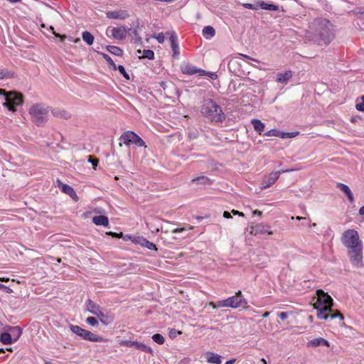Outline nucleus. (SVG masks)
<instances>
[{"mask_svg":"<svg viewBox=\"0 0 364 364\" xmlns=\"http://www.w3.org/2000/svg\"><path fill=\"white\" fill-rule=\"evenodd\" d=\"M305 38L318 46L328 45L334 38L333 24L326 18H316L309 23Z\"/></svg>","mask_w":364,"mask_h":364,"instance_id":"f257e3e1","label":"nucleus"},{"mask_svg":"<svg viewBox=\"0 0 364 364\" xmlns=\"http://www.w3.org/2000/svg\"><path fill=\"white\" fill-rule=\"evenodd\" d=\"M341 242L348 250V255L353 265L360 267L363 265V242L359 234L354 229L344 231L341 235Z\"/></svg>","mask_w":364,"mask_h":364,"instance_id":"f03ea898","label":"nucleus"},{"mask_svg":"<svg viewBox=\"0 0 364 364\" xmlns=\"http://www.w3.org/2000/svg\"><path fill=\"white\" fill-rule=\"evenodd\" d=\"M316 296L318 298L314 304V308L316 309L317 317L319 319L327 320L335 318H339L341 320L343 319V315L339 311L333 312L332 309L333 301L328 293H325L322 289H318Z\"/></svg>","mask_w":364,"mask_h":364,"instance_id":"7ed1b4c3","label":"nucleus"},{"mask_svg":"<svg viewBox=\"0 0 364 364\" xmlns=\"http://www.w3.org/2000/svg\"><path fill=\"white\" fill-rule=\"evenodd\" d=\"M201 114L215 122H221L225 119L221 107L210 99L203 100Z\"/></svg>","mask_w":364,"mask_h":364,"instance_id":"20e7f679","label":"nucleus"},{"mask_svg":"<svg viewBox=\"0 0 364 364\" xmlns=\"http://www.w3.org/2000/svg\"><path fill=\"white\" fill-rule=\"evenodd\" d=\"M50 107L42 103H36L29 109L31 122L36 126L43 127L48 120Z\"/></svg>","mask_w":364,"mask_h":364,"instance_id":"39448f33","label":"nucleus"},{"mask_svg":"<svg viewBox=\"0 0 364 364\" xmlns=\"http://www.w3.org/2000/svg\"><path fill=\"white\" fill-rule=\"evenodd\" d=\"M0 95H2L5 100L3 105L11 112H16V107L22 105L23 102V95L16 91L7 92L5 90L0 89Z\"/></svg>","mask_w":364,"mask_h":364,"instance_id":"423d86ee","label":"nucleus"},{"mask_svg":"<svg viewBox=\"0 0 364 364\" xmlns=\"http://www.w3.org/2000/svg\"><path fill=\"white\" fill-rule=\"evenodd\" d=\"M247 302L243 299L242 291H238L235 296H230L225 300L218 301L215 304L210 303L213 308L217 307H230L233 309L238 308Z\"/></svg>","mask_w":364,"mask_h":364,"instance_id":"0eeeda50","label":"nucleus"},{"mask_svg":"<svg viewBox=\"0 0 364 364\" xmlns=\"http://www.w3.org/2000/svg\"><path fill=\"white\" fill-rule=\"evenodd\" d=\"M119 139L127 146H129L131 144H134L139 147L145 146L144 140L139 135L132 131H127L123 133Z\"/></svg>","mask_w":364,"mask_h":364,"instance_id":"6e6552de","label":"nucleus"},{"mask_svg":"<svg viewBox=\"0 0 364 364\" xmlns=\"http://www.w3.org/2000/svg\"><path fill=\"white\" fill-rule=\"evenodd\" d=\"M119 345L126 347H134L136 349L141 350L143 352H146L151 355L154 353V350L151 348L139 341L122 340L119 342Z\"/></svg>","mask_w":364,"mask_h":364,"instance_id":"1a4fd4ad","label":"nucleus"},{"mask_svg":"<svg viewBox=\"0 0 364 364\" xmlns=\"http://www.w3.org/2000/svg\"><path fill=\"white\" fill-rule=\"evenodd\" d=\"M180 68H181V72L183 74H186L188 75H195L197 73L200 76H203V75H205L208 74H209L210 75H213V76L215 75L213 73H206L205 70L200 69V68H197L196 67H195L189 63H182L181 65Z\"/></svg>","mask_w":364,"mask_h":364,"instance_id":"9d476101","label":"nucleus"},{"mask_svg":"<svg viewBox=\"0 0 364 364\" xmlns=\"http://www.w3.org/2000/svg\"><path fill=\"white\" fill-rule=\"evenodd\" d=\"M166 35L168 36L171 42V47L173 51V57L174 58H178L179 56V45L178 43V37L174 31H168L166 32Z\"/></svg>","mask_w":364,"mask_h":364,"instance_id":"9b49d317","label":"nucleus"},{"mask_svg":"<svg viewBox=\"0 0 364 364\" xmlns=\"http://www.w3.org/2000/svg\"><path fill=\"white\" fill-rule=\"evenodd\" d=\"M286 171H287L284 170L282 171H274L271 173L269 176H265L261 183V189L264 190L272 186L279 178L280 173Z\"/></svg>","mask_w":364,"mask_h":364,"instance_id":"f8f14e48","label":"nucleus"},{"mask_svg":"<svg viewBox=\"0 0 364 364\" xmlns=\"http://www.w3.org/2000/svg\"><path fill=\"white\" fill-rule=\"evenodd\" d=\"M267 233L272 235L273 232L270 230V226L264 223H259L255 226H251L250 234L254 235Z\"/></svg>","mask_w":364,"mask_h":364,"instance_id":"ddd939ff","label":"nucleus"},{"mask_svg":"<svg viewBox=\"0 0 364 364\" xmlns=\"http://www.w3.org/2000/svg\"><path fill=\"white\" fill-rule=\"evenodd\" d=\"M109 27L107 29V33L109 31ZM111 36L117 40L125 39L127 34V29L124 26L114 27L110 29Z\"/></svg>","mask_w":364,"mask_h":364,"instance_id":"4468645a","label":"nucleus"},{"mask_svg":"<svg viewBox=\"0 0 364 364\" xmlns=\"http://www.w3.org/2000/svg\"><path fill=\"white\" fill-rule=\"evenodd\" d=\"M56 185L63 193L70 196L75 201H77L78 197L75 190L70 186L63 183L59 179L56 181Z\"/></svg>","mask_w":364,"mask_h":364,"instance_id":"2eb2a0df","label":"nucleus"},{"mask_svg":"<svg viewBox=\"0 0 364 364\" xmlns=\"http://www.w3.org/2000/svg\"><path fill=\"white\" fill-rule=\"evenodd\" d=\"M106 16L108 18L124 20L129 16L127 11L126 10H116L106 12Z\"/></svg>","mask_w":364,"mask_h":364,"instance_id":"dca6fc26","label":"nucleus"},{"mask_svg":"<svg viewBox=\"0 0 364 364\" xmlns=\"http://www.w3.org/2000/svg\"><path fill=\"white\" fill-rule=\"evenodd\" d=\"M83 339L92 342H106L107 340L102 336L96 335L90 331L84 329L81 336Z\"/></svg>","mask_w":364,"mask_h":364,"instance_id":"f3484780","label":"nucleus"},{"mask_svg":"<svg viewBox=\"0 0 364 364\" xmlns=\"http://www.w3.org/2000/svg\"><path fill=\"white\" fill-rule=\"evenodd\" d=\"M85 306L87 311L93 315L97 314L98 312L102 309L100 305L97 304L91 299H87L86 301Z\"/></svg>","mask_w":364,"mask_h":364,"instance_id":"a211bd4d","label":"nucleus"},{"mask_svg":"<svg viewBox=\"0 0 364 364\" xmlns=\"http://www.w3.org/2000/svg\"><path fill=\"white\" fill-rule=\"evenodd\" d=\"M320 346H325L328 347L330 345L327 340L321 337L312 339L307 343L308 347H318Z\"/></svg>","mask_w":364,"mask_h":364,"instance_id":"6ab92c4d","label":"nucleus"},{"mask_svg":"<svg viewBox=\"0 0 364 364\" xmlns=\"http://www.w3.org/2000/svg\"><path fill=\"white\" fill-rule=\"evenodd\" d=\"M207 362L212 364H221V355L213 353L207 352Z\"/></svg>","mask_w":364,"mask_h":364,"instance_id":"aec40b11","label":"nucleus"},{"mask_svg":"<svg viewBox=\"0 0 364 364\" xmlns=\"http://www.w3.org/2000/svg\"><path fill=\"white\" fill-rule=\"evenodd\" d=\"M52 114L55 117L68 119L71 117V115L69 112L64 109H60L58 108H55L52 109Z\"/></svg>","mask_w":364,"mask_h":364,"instance_id":"412c9836","label":"nucleus"},{"mask_svg":"<svg viewBox=\"0 0 364 364\" xmlns=\"http://www.w3.org/2000/svg\"><path fill=\"white\" fill-rule=\"evenodd\" d=\"M136 243L139 244L142 247H145L149 250H157V247L155 244L149 242L148 240L143 237H138L136 240Z\"/></svg>","mask_w":364,"mask_h":364,"instance_id":"4be33fe9","label":"nucleus"},{"mask_svg":"<svg viewBox=\"0 0 364 364\" xmlns=\"http://www.w3.org/2000/svg\"><path fill=\"white\" fill-rule=\"evenodd\" d=\"M92 222L96 225H103L105 227L108 226L109 220L105 215H97L92 218Z\"/></svg>","mask_w":364,"mask_h":364,"instance_id":"5701e85b","label":"nucleus"},{"mask_svg":"<svg viewBox=\"0 0 364 364\" xmlns=\"http://www.w3.org/2000/svg\"><path fill=\"white\" fill-rule=\"evenodd\" d=\"M292 74L291 71H286L283 73H278L277 80L279 83H286L291 77Z\"/></svg>","mask_w":364,"mask_h":364,"instance_id":"b1692460","label":"nucleus"},{"mask_svg":"<svg viewBox=\"0 0 364 364\" xmlns=\"http://www.w3.org/2000/svg\"><path fill=\"white\" fill-rule=\"evenodd\" d=\"M202 33L205 38L210 39L215 36V31L213 26H207L203 28Z\"/></svg>","mask_w":364,"mask_h":364,"instance_id":"393cba45","label":"nucleus"},{"mask_svg":"<svg viewBox=\"0 0 364 364\" xmlns=\"http://www.w3.org/2000/svg\"><path fill=\"white\" fill-rule=\"evenodd\" d=\"M257 5L259 7L264 10H269V11H277L278 10V6L273 4H268L263 1H260L257 2Z\"/></svg>","mask_w":364,"mask_h":364,"instance_id":"a878e982","label":"nucleus"},{"mask_svg":"<svg viewBox=\"0 0 364 364\" xmlns=\"http://www.w3.org/2000/svg\"><path fill=\"white\" fill-rule=\"evenodd\" d=\"M4 330L6 332L10 331L11 333L16 332V338L15 341H17L20 336L22 334V328L20 326H5L4 327Z\"/></svg>","mask_w":364,"mask_h":364,"instance_id":"bb28decb","label":"nucleus"},{"mask_svg":"<svg viewBox=\"0 0 364 364\" xmlns=\"http://www.w3.org/2000/svg\"><path fill=\"white\" fill-rule=\"evenodd\" d=\"M251 123L255 129V130L258 132L259 134H261L262 132L264 129V124L259 119H252Z\"/></svg>","mask_w":364,"mask_h":364,"instance_id":"cd10ccee","label":"nucleus"},{"mask_svg":"<svg viewBox=\"0 0 364 364\" xmlns=\"http://www.w3.org/2000/svg\"><path fill=\"white\" fill-rule=\"evenodd\" d=\"M192 182H195L198 184H203V185H210L211 184V181L210 178L205 176H201L195 178H193L191 180Z\"/></svg>","mask_w":364,"mask_h":364,"instance_id":"c85d7f7f","label":"nucleus"},{"mask_svg":"<svg viewBox=\"0 0 364 364\" xmlns=\"http://www.w3.org/2000/svg\"><path fill=\"white\" fill-rule=\"evenodd\" d=\"M82 38L85 42L87 43V45L91 46L92 45L94 42V36L93 35L90 33L89 31H84L82 33Z\"/></svg>","mask_w":364,"mask_h":364,"instance_id":"c756f323","label":"nucleus"},{"mask_svg":"<svg viewBox=\"0 0 364 364\" xmlns=\"http://www.w3.org/2000/svg\"><path fill=\"white\" fill-rule=\"evenodd\" d=\"M0 341L5 345H9L12 343L11 334L9 332L2 333L0 335Z\"/></svg>","mask_w":364,"mask_h":364,"instance_id":"7c9ffc66","label":"nucleus"},{"mask_svg":"<svg viewBox=\"0 0 364 364\" xmlns=\"http://www.w3.org/2000/svg\"><path fill=\"white\" fill-rule=\"evenodd\" d=\"M14 73L11 70L6 68L0 70V80L11 78L14 77Z\"/></svg>","mask_w":364,"mask_h":364,"instance_id":"2f4dec72","label":"nucleus"},{"mask_svg":"<svg viewBox=\"0 0 364 364\" xmlns=\"http://www.w3.org/2000/svg\"><path fill=\"white\" fill-rule=\"evenodd\" d=\"M107 50L112 54L117 56H122L123 54V50L117 46H107Z\"/></svg>","mask_w":364,"mask_h":364,"instance_id":"473e14b6","label":"nucleus"},{"mask_svg":"<svg viewBox=\"0 0 364 364\" xmlns=\"http://www.w3.org/2000/svg\"><path fill=\"white\" fill-rule=\"evenodd\" d=\"M69 328H70V331L73 333H75V334H76V335H77V336H79L80 337L82 335V332H84V329L82 328L79 326H75V325H73V324H70Z\"/></svg>","mask_w":364,"mask_h":364,"instance_id":"72a5a7b5","label":"nucleus"},{"mask_svg":"<svg viewBox=\"0 0 364 364\" xmlns=\"http://www.w3.org/2000/svg\"><path fill=\"white\" fill-rule=\"evenodd\" d=\"M355 108L358 111L364 112V95L357 99Z\"/></svg>","mask_w":364,"mask_h":364,"instance_id":"f704fd0d","label":"nucleus"},{"mask_svg":"<svg viewBox=\"0 0 364 364\" xmlns=\"http://www.w3.org/2000/svg\"><path fill=\"white\" fill-rule=\"evenodd\" d=\"M299 134L298 132H280L279 137L281 139L293 138Z\"/></svg>","mask_w":364,"mask_h":364,"instance_id":"c9c22d12","label":"nucleus"},{"mask_svg":"<svg viewBox=\"0 0 364 364\" xmlns=\"http://www.w3.org/2000/svg\"><path fill=\"white\" fill-rule=\"evenodd\" d=\"M152 339L155 343L159 345H162L165 341L164 336L159 333L154 334L152 336Z\"/></svg>","mask_w":364,"mask_h":364,"instance_id":"e433bc0d","label":"nucleus"},{"mask_svg":"<svg viewBox=\"0 0 364 364\" xmlns=\"http://www.w3.org/2000/svg\"><path fill=\"white\" fill-rule=\"evenodd\" d=\"M142 58L152 60L154 58V53L151 50H144Z\"/></svg>","mask_w":364,"mask_h":364,"instance_id":"4c0bfd02","label":"nucleus"},{"mask_svg":"<svg viewBox=\"0 0 364 364\" xmlns=\"http://www.w3.org/2000/svg\"><path fill=\"white\" fill-rule=\"evenodd\" d=\"M102 56L104 59L107 62V63L113 68L114 70H117V65L109 55L102 53Z\"/></svg>","mask_w":364,"mask_h":364,"instance_id":"58836bf2","label":"nucleus"},{"mask_svg":"<svg viewBox=\"0 0 364 364\" xmlns=\"http://www.w3.org/2000/svg\"><path fill=\"white\" fill-rule=\"evenodd\" d=\"M117 70H119V72L127 79V80H129L130 79V77L129 75V74L127 73L125 68H124L123 65H118L117 66Z\"/></svg>","mask_w":364,"mask_h":364,"instance_id":"ea45409f","label":"nucleus"},{"mask_svg":"<svg viewBox=\"0 0 364 364\" xmlns=\"http://www.w3.org/2000/svg\"><path fill=\"white\" fill-rule=\"evenodd\" d=\"M337 187L339 188V189L343 191V193H345L346 195L350 192V189L349 188V187L346 185V184H343V183H338L337 184Z\"/></svg>","mask_w":364,"mask_h":364,"instance_id":"a19ab883","label":"nucleus"},{"mask_svg":"<svg viewBox=\"0 0 364 364\" xmlns=\"http://www.w3.org/2000/svg\"><path fill=\"white\" fill-rule=\"evenodd\" d=\"M279 134H280V132L279 130H277L274 129H270L269 131L264 133V136H274L279 137Z\"/></svg>","mask_w":364,"mask_h":364,"instance_id":"79ce46f5","label":"nucleus"},{"mask_svg":"<svg viewBox=\"0 0 364 364\" xmlns=\"http://www.w3.org/2000/svg\"><path fill=\"white\" fill-rule=\"evenodd\" d=\"M86 322L92 326H95L98 323L97 320L95 317H92V316L87 317L86 318Z\"/></svg>","mask_w":364,"mask_h":364,"instance_id":"37998d69","label":"nucleus"},{"mask_svg":"<svg viewBox=\"0 0 364 364\" xmlns=\"http://www.w3.org/2000/svg\"><path fill=\"white\" fill-rule=\"evenodd\" d=\"M181 333H181V331H176V330H175L174 328H171V329L169 331V333H168V335H169V337H170L171 338H176V337L177 336V335H180V334H181Z\"/></svg>","mask_w":364,"mask_h":364,"instance_id":"c03bdc74","label":"nucleus"},{"mask_svg":"<svg viewBox=\"0 0 364 364\" xmlns=\"http://www.w3.org/2000/svg\"><path fill=\"white\" fill-rule=\"evenodd\" d=\"M154 38H156L159 43H163L165 40V35L163 33H159L156 36H154Z\"/></svg>","mask_w":364,"mask_h":364,"instance_id":"a18cd8bd","label":"nucleus"},{"mask_svg":"<svg viewBox=\"0 0 364 364\" xmlns=\"http://www.w3.org/2000/svg\"><path fill=\"white\" fill-rule=\"evenodd\" d=\"M129 31H130V36H133L134 37H136V40L138 41H141V37L139 36L138 34V32L136 31V29H129Z\"/></svg>","mask_w":364,"mask_h":364,"instance_id":"49530a36","label":"nucleus"},{"mask_svg":"<svg viewBox=\"0 0 364 364\" xmlns=\"http://www.w3.org/2000/svg\"><path fill=\"white\" fill-rule=\"evenodd\" d=\"M242 6L245 9H251V10H257L258 8L257 5L250 4V3L243 4Z\"/></svg>","mask_w":364,"mask_h":364,"instance_id":"de8ad7c7","label":"nucleus"},{"mask_svg":"<svg viewBox=\"0 0 364 364\" xmlns=\"http://www.w3.org/2000/svg\"><path fill=\"white\" fill-rule=\"evenodd\" d=\"M88 161L92 164L94 168H95L99 163V160L97 159H94L91 156H89Z\"/></svg>","mask_w":364,"mask_h":364,"instance_id":"09e8293b","label":"nucleus"},{"mask_svg":"<svg viewBox=\"0 0 364 364\" xmlns=\"http://www.w3.org/2000/svg\"><path fill=\"white\" fill-rule=\"evenodd\" d=\"M50 29L53 31V35H55V37L60 38L61 41H63L65 38H66L65 36H61L59 33H57L54 31V28L53 26H50Z\"/></svg>","mask_w":364,"mask_h":364,"instance_id":"8fccbe9b","label":"nucleus"},{"mask_svg":"<svg viewBox=\"0 0 364 364\" xmlns=\"http://www.w3.org/2000/svg\"><path fill=\"white\" fill-rule=\"evenodd\" d=\"M0 289H3L5 292L6 293H12L13 292V290L9 288V287H6L2 284H0Z\"/></svg>","mask_w":364,"mask_h":364,"instance_id":"3c124183","label":"nucleus"},{"mask_svg":"<svg viewBox=\"0 0 364 364\" xmlns=\"http://www.w3.org/2000/svg\"><path fill=\"white\" fill-rule=\"evenodd\" d=\"M95 316H97V317L100 318V321L102 323L107 324V323L102 319L103 317H105V314L102 311V309L98 312L97 314H95Z\"/></svg>","mask_w":364,"mask_h":364,"instance_id":"603ef678","label":"nucleus"},{"mask_svg":"<svg viewBox=\"0 0 364 364\" xmlns=\"http://www.w3.org/2000/svg\"><path fill=\"white\" fill-rule=\"evenodd\" d=\"M107 235H111L114 237H122V232H120V233H117V232H106Z\"/></svg>","mask_w":364,"mask_h":364,"instance_id":"864d4df0","label":"nucleus"},{"mask_svg":"<svg viewBox=\"0 0 364 364\" xmlns=\"http://www.w3.org/2000/svg\"><path fill=\"white\" fill-rule=\"evenodd\" d=\"M237 64H238V62L236 59L231 60L228 64L230 70H232V68Z\"/></svg>","mask_w":364,"mask_h":364,"instance_id":"5fc2aeb1","label":"nucleus"},{"mask_svg":"<svg viewBox=\"0 0 364 364\" xmlns=\"http://www.w3.org/2000/svg\"><path fill=\"white\" fill-rule=\"evenodd\" d=\"M278 316L280 319L285 320L288 317V314L287 312H279Z\"/></svg>","mask_w":364,"mask_h":364,"instance_id":"6e6d98bb","label":"nucleus"},{"mask_svg":"<svg viewBox=\"0 0 364 364\" xmlns=\"http://www.w3.org/2000/svg\"><path fill=\"white\" fill-rule=\"evenodd\" d=\"M231 213L234 215H239V216H241V217H244L245 215L242 212H240L238 210H232L231 211Z\"/></svg>","mask_w":364,"mask_h":364,"instance_id":"4d7b16f0","label":"nucleus"},{"mask_svg":"<svg viewBox=\"0 0 364 364\" xmlns=\"http://www.w3.org/2000/svg\"><path fill=\"white\" fill-rule=\"evenodd\" d=\"M231 213H230V212H228V211H224V212H223V217H224L225 218H227V219L231 218H232V216H231Z\"/></svg>","mask_w":364,"mask_h":364,"instance_id":"13d9d810","label":"nucleus"},{"mask_svg":"<svg viewBox=\"0 0 364 364\" xmlns=\"http://www.w3.org/2000/svg\"><path fill=\"white\" fill-rule=\"evenodd\" d=\"M346 196L351 203L354 201L353 195L351 191L349 192Z\"/></svg>","mask_w":364,"mask_h":364,"instance_id":"bf43d9fd","label":"nucleus"},{"mask_svg":"<svg viewBox=\"0 0 364 364\" xmlns=\"http://www.w3.org/2000/svg\"><path fill=\"white\" fill-rule=\"evenodd\" d=\"M241 56H242L243 58H247V59H250V60H252L253 61H255V62H259L257 59H255V58H252L248 55H243V54H240Z\"/></svg>","mask_w":364,"mask_h":364,"instance_id":"052dcab7","label":"nucleus"},{"mask_svg":"<svg viewBox=\"0 0 364 364\" xmlns=\"http://www.w3.org/2000/svg\"><path fill=\"white\" fill-rule=\"evenodd\" d=\"M184 230H185V229H184V228H176V229H174V230H173V233L180 232L183 231Z\"/></svg>","mask_w":364,"mask_h":364,"instance_id":"680f3d73","label":"nucleus"},{"mask_svg":"<svg viewBox=\"0 0 364 364\" xmlns=\"http://www.w3.org/2000/svg\"><path fill=\"white\" fill-rule=\"evenodd\" d=\"M252 213H253V215H257L261 216L262 214V212L260 210H254Z\"/></svg>","mask_w":364,"mask_h":364,"instance_id":"e2e57ef3","label":"nucleus"},{"mask_svg":"<svg viewBox=\"0 0 364 364\" xmlns=\"http://www.w3.org/2000/svg\"><path fill=\"white\" fill-rule=\"evenodd\" d=\"M236 359L232 358L228 360L225 364H233L235 362Z\"/></svg>","mask_w":364,"mask_h":364,"instance_id":"0e129e2a","label":"nucleus"},{"mask_svg":"<svg viewBox=\"0 0 364 364\" xmlns=\"http://www.w3.org/2000/svg\"><path fill=\"white\" fill-rule=\"evenodd\" d=\"M360 215H364V205L359 209Z\"/></svg>","mask_w":364,"mask_h":364,"instance_id":"69168bd1","label":"nucleus"},{"mask_svg":"<svg viewBox=\"0 0 364 364\" xmlns=\"http://www.w3.org/2000/svg\"><path fill=\"white\" fill-rule=\"evenodd\" d=\"M269 312H265V313L262 315V316H263L264 318H267V317H268V316H269Z\"/></svg>","mask_w":364,"mask_h":364,"instance_id":"338daca9","label":"nucleus"},{"mask_svg":"<svg viewBox=\"0 0 364 364\" xmlns=\"http://www.w3.org/2000/svg\"><path fill=\"white\" fill-rule=\"evenodd\" d=\"M73 42L75 43H77L80 42V39L78 38H75V39L73 40Z\"/></svg>","mask_w":364,"mask_h":364,"instance_id":"774afa93","label":"nucleus"}]
</instances>
